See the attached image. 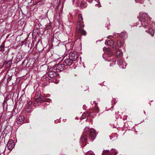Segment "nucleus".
<instances>
[{"label": "nucleus", "instance_id": "nucleus-1", "mask_svg": "<svg viewBox=\"0 0 155 155\" xmlns=\"http://www.w3.org/2000/svg\"><path fill=\"white\" fill-rule=\"evenodd\" d=\"M89 134V136L92 141L94 140L96 136V134L94 130L93 129H90L88 127H86L84 129V131L82 135L80 142L85 143L87 140V134Z\"/></svg>", "mask_w": 155, "mask_h": 155}, {"label": "nucleus", "instance_id": "nucleus-2", "mask_svg": "<svg viewBox=\"0 0 155 155\" xmlns=\"http://www.w3.org/2000/svg\"><path fill=\"white\" fill-rule=\"evenodd\" d=\"M139 20L141 22L142 25L144 28L147 27V25L146 24H148L150 23L151 18L146 13H142L140 14Z\"/></svg>", "mask_w": 155, "mask_h": 155}, {"label": "nucleus", "instance_id": "nucleus-3", "mask_svg": "<svg viewBox=\"0 0 155 155\" xmlns=\"http://www.w3.org/2000/svg\"><path fill=\"white\" fill-rule=\"evenodd\" d=\"M103 50L105 51L104 54L103 55V57H109L112 54L111 50L110 48L104 47L103 48Z\"/></svg>", "mask_w": 155, "mask_h": 155}, {"label": "nucleus", "instance_id": "nucleus-4", "mask_svg": "<svg viewBox=\"0 0 155 155\" xmlns=\"http://www.w3.org/2000/svg\"><path fill=\"white\" fill-rule=\"evenodd\" d=\"M63 59H62L61 61L60 64H59L56 66V71L58 72H60L63 71L64 68V65L62 61H63Z\"/></svg>", "mask_w": 155, "mask_h": 155}, {"label": "nucleus", "instance_id": "nucleus-5", "mask_svg": "<svg viewBox=\"0 0 155 155\" xmlns=\"http://www.w3.org/2000/svg\"><path fill=\"white\" fill-rule=\"evenodd\" d=\"M75 60L76 59H66L62 62L65 66H70L73 63V61Z\"/></svg>", "mask_w": 155, "mask_h": 155}, {"label": "nucleus", "instance_id": "nucleus-6", "mask_svg": "<svg viewBox=\"0 0 155 155\" xmlns=\"http://www.w3.org/2000/svg\"><path fill=\"white\" fill-rule=\"evenodd\" d=\"M7 147L8 150H12L15 147L14 141L11 139L9 140L7 144Z\"/></svg>", "mask_w": 155, "mask_h": 155}, {"label": "nucleus", "instance_id": "nucleus-7", "mask_svg": "<svg viewBox=\"0 0 155 155\" xmlns=\"http://www.w3.org/2000/svg\"><path fill=\"white\" fill-rule=\"evenodd\" d=\"M25 120V117L23 115L18 116L16 118V122L18 124H21L23 123Z\"/></svg>", "mask_w": 155, "mask_h": 155}, {"label": "nucleus", "instance_id": "nucleus-8", "mask_svg": "<svg viewBox=\"0 0 155 155\" xmlns=\"http://www.w3.org/2000/svg\"><path fill=\"white\" fill-rule=\"evenodd\" d=\"M68 57L69 58H78L79 55L77 52L73 51L70 53Z\"/></svg>", "mask_w": 155, "mask_h": 155}, {"label": "nucleus", "instance_id": "nucleus-9", "mask_svg": "<svg viewBox=\"0 0 155 155\" xmlns=\"http://www.w3.org/2000/svg\"><path fill=\"white\" fill-rule=\"evenodd\" d=\"M57 73L56 72L50 71L47 73L48 75L50 78H54L56 76Z\"/></svg>", "mask_w": 155, "mask_h": 155}, {"label": "nucleus", "instance_id": "nucleus-10", "mask_svg": "<svg viewBox=\"0 0 155 155\" xmlns=\"http://www.w3.org/2000/svg\"><path fill=\"white\" fill-rule=\"evenodd\" d=\"M77 31L78 33H80L81 34L84 35H86V31L84 30L81 28L77 29Z\"/></svg>", "mask_w": 155, "mask_h": 155}, {"label": "nucleus", "instance_id": "nucleus-11", "mask_svg": "<svg viewBox=\"0 0 155 155\" xmlns=\"http://www.w3.org/2000/svg\"><path fill=\"white\" fill-rule=\"evenodd\" d=\"M146 31L150 34L152 36H153L154 31L153 29L148 28L147 30H146Z\"/></svg>", "mask_w": 155, "mask_h": 155}, {"label": "nucleus", "instance_id": "nucleus-12", "mask_svg": "<svg viewBox=\"0 0 155 155\" xmlns=\"http://www.w3.org/2000/svg\"><path fill=\"white\" fill-rule=\"evenodd\" d=\"M32 110V108L31 106L28 105L27 108L25 109V111L27 113H28L31 112Z\"/></svg>", "mask_w": 155, "mask_h": 155}, {"label": "nucleus", "instance_id": "nucleus-13", "mask_svg": "<svg viewBox=\"0 0 155 155\" xmlns=\"http://www.w3.org/2000/svg\"><path fill=\"white\" fill-rule=\"evenodd\" d=\"M114 43L113 41L112 40H110L107 41H106L105 42V44L108 46H111L113 45Z\"/></svg>", "mask_w": 155, "mask_h": 155}, {"label": "nucleus", "instance_id": "nucleus-14", "mask_svg": "<svg viewBox=\"0 0 155 155\" xmlns=\"http://www.w3.org/2000/svg\"><path fill=\"white\" fill-rule=\"evenodd\" d=\"M61 18L60 13H57L54 16V18L57 21H58L60 20Z\"/></svg>", "mask_w": 155, "mask_h": 155}, {"label": "nucleus", "instance_id": "nucleus-15", "mask_svg": "<svg viewBox=\"0 0 155 155\" xmlns=\"http://www.w3.org/2000/svg\"><path fill=\"white\" fill-rule=\"evenodd\" d=\"M102 155H110V153L108 150H105L103 151Z\"/></svg>", "mask_w": 155, "mask_h": 155}, {"label": "nucleus", "instance_id": "nucleus-16", "mask_svg": "<svg viewBox=\"0 0 155 155\" xmlns=\"http://www.w3.org/2000/svg\"><path fill=\"white\" fill-rule=\"evenodd\" d=\"M122 53L121 52L120 50L117 49L116 53V55L117 56H121L122 55Z\"/></svg>", "mask_w": 155, "mask_h": 155}, {"label": "nucleus", "instance_id": "nucleus-17", "mask_svg": "<svg viewBox=\"0 0 155 155\" xmlns=\"http://www.w3.org/2000/svg\"><path fill=\"white\" fill-rule=\"evenodd\" d=\"M93 103H92V104H93V103H95V112H98L99 111V108L97 106V103H94V101L93 102Z\"/></svg>", "mask_w": 155, "mask_h": 155}, {"label": "nucleus", "instance_id": "nucleus-18", "mask_svg": "<svg viewBox=\"0 0 155 155\" xmlns=\"http://www.w3.org/2000/svg\"><path fill=\"white\" fill-rule=\"evenodd\" d=\"M87 6V3L85 2H82L80 4V6L82 8H86Z\"/></svg>", "mask_w": 155, "mask_h": 155}, {"label": "nucleus", "instance_id": "nucleus-19", "mask_svg": "<svg viewBox=\"0 0 155 155\" xmlns=\"http://www.w3.org/2000/svg\"><path fill=\"white\" fill-rule=\"evenodd\" d=\"M5 49V45L4 43H2L0 46V51H2L4 50Z\"/></svg>", "mask_w": 155, "mask_h": 155}, {"label": "nucleus", "instance_id": "nucleus-20", "mask_svg": "<svg viewBox=\"0 0 155 155\" xmlns=\"http://www.w3.org/2000/svg\"><path fill=\"white\" fill-rule=\"evenodd\" d=\"M91 114H90L89 113H88L87 114V115H86V114L85 113H84V114H82V116L81 117V119H84V118L83 117L84 116H85L86 115L87 116H90V115H91Z\"/></svg>", "mask_w": 155, "mask_h": 155}, {"label": "nucleus", "instance_id": "nucleus-21", "mask_svg": "<svg viewBox=\"0 0 155 155\" xmlns=\"http://www.w3.org/2000/svg\"><path fill=\"white\" fill-rule=\"evenodd\" d=\"M111 152L113 154H114V155H115L118 152L117 150L115 149H112Z\"/></svg>", "mask_w": 155, "mask_h": 155}, {"label": "nucleus", "instance_id": "nucleus-22", "mask_svg": "<svg viewBox=\"0 0 155 155\" xmlns=\"http://www.w3.org/2000/svg\"><path fill=\"white\" fill-rule=\"evenodd\" d=\"M78 18L79 21H82L83 19L82 18V16L81 14H79Z\"/></svg>", "mask_w": 155, "mask_h": 155}, {"label": "nucleus", "instance_id": "nucleus-23", "mask_svg": "<svg viewBox=\"0 0 155 155\" xmlns=\"http://www.w3.org/2000/svg\"><path fill=\"white\" fill-rule=\"evenodd\" d=\"M117 45L118 46H120L122 45V43H121L120 41H117Z\"/></svg>", "mask_w": 155, "mask_h": 155}, {"label": "nucleus", "instance_id": "nucleus-24", "mask_svg": "<svg viewBox=\"0 0 155 155\" xmlns=\"http://www.w3.org/2000/svg\"><path fill=\"white\" fill-rule=\"evenodd\" d=\"M125 33H122L120 35V37L123 38L125 36Z\"/></svg>", "mask_w": 155, "mask_h": 155}, {"label": "nucleus", "instance_id": "nucleus-25", "mask_svg": "<svg viewBox=\"0 0 155 155\" xmlns=\"http://www.w3.org/2000/svg\"><path fill=\"white\" fill-rule=\"evenodd\" d=\"M88 154H89L88 155H95L94 153L91 151H90V152H89Z\"/></svg>", "mask_w": 155, "mask_h": 155}, {"label": "nucleus", "instance_id": "nucleus-26", "mask_svg": "<svg viewBox=\"0 0 155 155\" xmlns=\"http://www.w3.org/2000/svg\"><path fill=\"white\" fill-rule=\"evenodd\" d=\"M12 77H9L7 79V81L8 82L10 81L12 79Z\"/></svg>", "mask_w": 155, "mask_h": 155}, {"label": "nucleus", "instance_id": "nucleus-27", "mask_svg": "<svg viewBox=\"0 0 155 155\" xmlns=\"http://www.w3.org/2000/svg\"><path fill=\"white\" fill-rule=\"evenodd\" d=\"M32 102L31 101H29L27 104H28V105H30V106H31V104H32Z\"/></svg>", "mask_w": 155, "mask_h": 155}, {"label": "nucleus", "instance_id": "nucleus-28", "mask_svg": "<svg viewBox=\"0 0 155 155\" xmlns=\"http://www.w3.org/2000/svg\"><path fill=\"white\" fill-rule=\"evenodd\" d=\"M119 61H119V60L117 61V63H118V64L119 65H121V64L122 63V61H120V62H121V63H120V64H119Z\"/></svg>", "mask_w": 155, "mask_h": 155}, {"label": "nucleus", "instance_id": "nucleus-29", "mask_svg": "<svg viewBox=\"0 0 155 155\" xmlns=\"http://www.w3.org/2000/svg\"><path fill=\"white\" fill-rule=\"evenodd\" d=\"M126 68V65H125L124 67L123 66H121L120 68H122V69H125Z\"/></svg>", "mask_w": 155, "mask_h": 155}, {"label": "nucleus", "instance_id": "nucleus-30", "mask_svg": "<svg viewBox=\"0 0 155 155\" xmlns=\"http://www.w3.org/2000/svg\"><path fill=\"white\" fill-rule=\"evenodd\" d=\"M116 46L115 45H113L112 46V48L113 49H115L116 48ZM115 49H114V50Z\"/></svg>", "mask_w": 155, "mask_h": 155}, {"label": "nucleus", "instance_id": "nucleus-31", "mask_svg": "<svg viewBox=\"0 0 155 155\" xmlns=\"http://www.w3.org/2000/svg\"><path fill=\"white\" fill-rule=\"evenodd\" d=\"M59 83V81H57V82H56V84H58Z\"/></svg>", "mask_w": 155, "mask_h": 155}, {"label": "nucleus", "instance_id": "nucleus-32", "mask_svg": "<svg viewBox=\"0 0 155 155\" xmlns=\"http://www.w3.org/2000/svg\"><path fill=\"white\" fill-rule=\"evenodd\" d=\"M107 61H111V60H107Z\"/></svg>", "mask_w": 155, "mask_h": 155}, {"label": "nucleus", "instance_id": "nucleus-33", "mask_svg": "<svg viewBox=\"0 0 155 155\" xmlns=\"http://www.w3.org/2000/svg\"><path fill=\"white\" fill-rule=\"evenodd\" d=\"M49 101H51V100L50 99H49Z\"/></svg>", "mask_w": 155, "mask_h": 155}, {"label": "nucleus", "instance_id": "nucleus-34", "mask_svg": "<svg viewBox=\"0 0 155 155\" xmlns=\"http://www.w3.org/2000/svg\"><path fill=\"white\" fill-rule=\"evenodd\" d=\"M120 59H119V61H120Z\"/></svg>", "mask_w": 155, "mask_h": 155}, {"label": "nucleus", "instance_id": "nucleus-35", "mask_svg": "<svg viewBox=\"0 0 155 155\" xmlns=\"http://www.w3.org/2000/svg\"><path fill=\"white\" fill-rule=\"evenodd\" d=\"M120 59H119V61H120Z\"/></svg>", "mask_w": 155, "mask_h": 155}, {"label": "nucleus", "instance_id": "nucleus-36", "mask_svg": "<svg viewBox=\"0 0 155 155\" xmlns=\"http://www.w3.org/2000/svg\"><path fill=\"white\" fill-rule=\"evenodd\" d=\"M88 152H89V151H88ZM88 152V151H87V152Z\"/></svg>", "mask_w": 155, "mask_h": 155}]
</instances>
